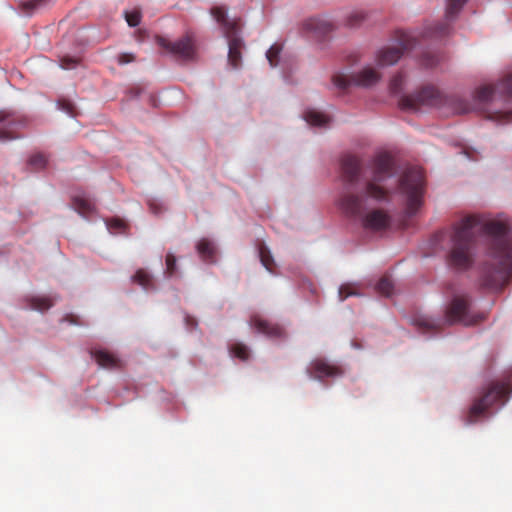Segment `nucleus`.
I'll list each match as a JSON object with an SVG mask.
<instances>
[{
	"label": "nucleus",
	"instance_id": "obj_40",
	"mask_svg": "<svg viewBox=\"0 0 512 512\" xmlns=\"http://www.w3.org/2000/svg\"><path fill=\"white\" fill-rule=\"evenodd\" d=\"M65 320L69 321L72 324H77V322L74 320V316L72 315L66 316Z\"/></svg>",
	"mask_w": 512,
	"mask_h": 512
},
{
	"label": "nucleus",
	"instance_id": "obj_34",
	"mask_svg": "<svg viewBox=\"0 0 512 512\" xmlns=\"http://www.w3.org/2000/svg\"><path fill=\"white\" fill-rule=\"evenodd\" d=\"M166 271L170 276L176 271V258L171 253H168L166 256Z\"/></svg>",
	"mask_w": 512,
	"mask_h": 512
},
{
	"label": "nucleus",
	"instance_id": "obj_21",
	"mask_svg": "<svg viewBox=\"0 0 512 512\" xmlns=\"http://www.w3.org/2000/svg\"><path fill=\"white\" fill-rule=\"evenodd\" d=\"M305 121L313 126H325L329 123L330 118L318 111L315 110H309L304 114Z\"/></svg>",
	"mask_w": 512,
	"mask_h": 512
},
{
	"label": "nucleus",
	"instance_id": "obj_25",
	"mask_svg": "<svg viewBox=\"0 0 512 512\" xmlns=\"http://www.w3.org/2000/svg\"><path fill=\"white\" fill-rule=\"evenodd\" d=\"M230 352L233 354V356L246 361L248 360L250 356V350L249 348L242 344V343H235L231 346Z\"/></svg>",
	"mask_w": 512,
	"mask_h": 512
},
{
	"label": "nucleus",
	"instance_id": "obj_13",
	"mask_svg": "<svg viewBox=\"0 0 512 512\" xmlns=\"http://www.w3.org/2000/svg\"><path fill=\"white\" fill-rule=\"evenodd\" d=\"M467 0H449L446 8V22L436 24L431 34L435 37H443L449 34L451 26L449 21H452L459 13Z\"/></svg>",
	"mask_w": 512,
	"mask_h": 512
},
{
	"label": "nucleus",
	"instance_id": "obj_4",
	"mask_svg": "<svg viewBox=\"0 0 512 512\" xmlns=\"http://www.w3.org/2000/svg\"><path fill=\"white\" fill-rule=\"evenodd\" d=\"M398 192L402 196L406 214L412 216L423 204L425 194V178L421 168H407L399 179Z\"/></svg>",
	"mask_w": 512,
	"mask_h": 512
},
{
	"label": "nucleus",
	"instance_id": "obj_38",
	"mask_svg": "<svg viewBox=\"0 0 512 512\" xmlns=\"http://www.w3.org/2000/svg\"><path fill=\"white\" fill-rule=\"evenodd\" d=\"M135 60V56L131 53H122L119 55L118 62L120 64H128Z\"/></svg>",
	"mask_w": 512,
	"mask_h": 512
},
{
	"label": "nucleus",
	"instance_id": "obj_1",
	"mask_svg": "<svg viewBox=\"0 0 512 512\" xmlns=\"http://www.w3.org/2000/svg\"><path fill=\"white\" fill-rule=\"evenodd\" d=\"M478 232L488 236L489 259L482 267L481 285L501 290L512 276V235L505 221L484 220L478 215L463 217L450 234L448 263L458 270L472 265Z\"/></svg>",
	"mask_w": 512,
	"mask_h": 512
},
{
	"label": "nucleus",
	"instance_id": "obj_14",
	"mask_svg": "<svg viewBox=\"0 0 512 512\" xmlns=\"http://www.w3.org/2000/svg\"><path fill=\"white\" fill-rule=\"evenodd\" d=\"M332 29V23L323 17H310L301 24V30L304 34L315 37L323 36Z\"/></svg>",
	"mask_w": 512,
	"mask_h": 512
},
{
	"label": "nucleus",
	"instance_id": "obj_20",
	"mask_svg": "<svg viewBox=\"0 0 512 512\" xmlns=\"http://www.w3.org/2000/svg\"><path fill=\"white\" fill-rule=\"evenodd\" d=\"M28 306L32 310L44 312L54 305V300L46 296H37L27 299Z\"/></svg>",
	"mask_w": 512,
	"mask_h": 512
},
{
	"label": "nucleus",
	"instance_id": "obj_8",
	"mask_svg": "<svg viewBox=\"0 0 512 512\" xmlns=\"http://www.w3.org/2000/svg\"><path fill=\"white\" fill-rule=\"evenodd\" d=\"M156 43L177 60L192 61L196 57L195 40L189 33L176 41H170L163 36H156Z\"/></svg>",
	"mask_w": 512,
	"mask_h": 512
},
{
	"label": "nucleus",
	"instance_id": "obj_10",
	"mask_svg": "<svg viewBox=\"0 0 512 512\" xmlns=\"http://www.w3.org/2000/svg\"><path fill=\"white\" fill-rule=\"evenodd\" d=\"M441 102L440 92L433 86H425L412 95L401 98L402 108L408 110H417L421 106H437Z\"/></svg>",
	"mask_w": 512,
	"mask_h": 512
},
{
	"label": "nucleus",
	"instance_id": "obj_19",
	"mask_svg": "<svg viewBox=\"0 0 512 512\" xmlns=\"http://www.w3.org/2000/svg\"><path fill=\"white\" fill-rule=\"evenodd\" d=\"M72 203H73L74 209L79 214H81L83 216H88L91 213H93L95 210L94 203L90 199H88L84 196H80V195L74 196Z\"/></svg>",
	"mask_w": 512,
	"mask_h": 512
},
{
	"label": "nucleus",
	"instance_id": "obj_2",
	"mask_svg": "<svg viewBox=\"0 0 512 512\" xmlns=\"http://www.w3.org/2000/svg\"><path fill=\"white\" fill-rule=\"evenodd\" d=\"M394 175V162L388 154L377 155L373 160L372 176L366 180L361 193H354L352 188L359 184L362 176L361 160L351 154L341 159V178L345 189L339 198L342 212L354 219H359L365 229L379 231L389 227L390 215L383 209H373L364 214L368 200L387 201L390 191L384 182Z\"/></svg>",
	"mask_w": 512,
	"mask_h": 512
},
{
	"label": "nucleus",
	"instance_id": "obj_9",
	"mask_svg": "<svg viewBox=\"0 0 512 512\" xmlns=\"http://www.w3.org/2000/svg\"><path fill=\"white\" fill-rule=\"evenodd\" d=\"M380 78L381 74L376 69L368 66L360 72L352 75L337 73L332 77V82L337 88L345 90L351 85L361 87L373 86L380 80Z\"/></svg>",
	"mask_w": 512,
	"mask_h": 512
},
{
	"label": "nucleus",
	"instance_id": "obj_11",
	"mask_svg": "<svg viewBox=\"0 0 512 512\" xmlns=\"http://www.w3.org/2000/svg\"><path fill=\"white\" fill-rule=\"evenodd\" d=\"M497 95L512 98V74L503 78L495 86L480 87L475 93V99L480 103H488L494 101Z\"/></svg>",
	"mask_w": 512,
	"mask_h": 512
},
{
	"label": "nucleus",
	"instance_id": "obj_36",
	"mask_svg": "<svg viewBox=\"0 0 512 512\" xmlns=\"http://www.w3.org/2000/svg\"><path fill=\"white\" fill-rule=\"evenodd\" d=\"M354 294L355 293L351 290V287L349 285H343L339 289V297L341 301L345 300L347 297Z\"/></svg>",
	"mask_w": 512,
	"mask_h": 512
},
{
	"label": "nucleus",
	"instance_id": "obj_17",
	"mask_svg": "<svg viewBox=\"0 0 512 512\" xmlns=\"http://www.w3.org/2000/svg\"><path fill=\"white\" fill-rule=\"evenodd\" d=\"M14 123L10 113L0 111V142H6L18 137L12 129Z\"/></svg>",
	"mask_w": 512,
	"mask_h": 512
},
{
	"label": "nucleus",
	"instance_id": "obj_12",
	"mask_svg": "<svg viewBox=\"0 0 512 512\" xmlns=\"http://www.w3.org/2000/svg\"><path fill=\"white\" fill-rule=\"evenodd\" d=\"M307 374L310 377L322 380L326 377H336L342 374L339 366L329 363L328 361L316 358L312 360L307 368Z\"/></svg>",
	"mask_w": 512,
	"mask_h": 512
},
{
	"label": "nucleus",
	"instance_id": "obj_29",
	"mask_svg": "<svg viewBox=\"0 0 512 512\" xmlns=\"http://www.w3.org/2000/svg\"><path fill=\"white\" fill-rule=\"evenodd\" d=\"M28 163L34 170H40L46 166L47 160L43 154H35L30 157Z\"/></svg>",
	"mask_w": 512,
	"mask_h": 512
},
{
	"label": "nucleus",
	"instance_id": "obj_35",
	"mask_svg": "<svg viewBox=\"0 0 512 512\" xmlns=\"http://www.w3.org/2000/svg\"><path fill=\"white\" fill-rule=\"evenodd\" d=\"M439 59L436 55L431 53H425L422 57V64L426 67H433L438 63Z\"/></svg>",
	"mask_w": 512,
	"mask_h": 512
},
{
	"label": "nucleus",
	"instance_id": "obj_23",
	"mask_svg": "<svg viewBox=\"0 0 512 512\" xmlns=\"http://www.w3.org/2000/svg\"><path fill=\"white\" fill-rule=\"evenodd\" d=\"M133 281L141 285L144 289L152 288L153 281L151 275L143 269H139L133 276Z\"/></svg>",
	"mask_w": 512,
	"mask_h": 512
},
{
	"label": "nucleus",
	"instance_id": "obj_3",
	"mask_svg": "<svg viewBox=\"0 0 512 512\" xmlns=\"http://www.w3.org/2000/svg\"><path fill=\"white\" fill-rule=\"evenodd\" d=\"M485 319V313H474L471 311V299L468 295H457L454 296L451 303L447 306L444 319L421 316L415 321L416 325L423 331H438L444 325L459 323L464 326H472Z\"/></svg>",
	"mask_w": 512,
	"mask_h": 512
},
{
	"label": "nucleus",
	"instance_id": "obj_26",
	"mask_svg": "<svg viewBox=\"0 0 512 512\" xmlns=\"http://www.w3.org/2000/svg\"><path fill=\"white\" fill-rule=\"evenodd\" d=\"M107 228L113 233H122L126 230L127 224L120 218H111L106 221Z\"/></svg>",
	"mask_w": 512,
	"mask_h": 512
},
{
	"label": "nucleus",
	"instance_id": "obj_28",
	"mask_svg": "<svg viewBox=\"0 0 512 512\" xmlns=\"http://www.w3.org/2000/svg\"><path fill=\"white\" fill-rule=\"evenodd\" d=\"M365 17L366 15L362 11H354L347 16L346 26L357 27L365 20Z\"/></svg>",
	"mask_w": 512,
	"mask_h": 512
},
{
	"label": "nucleus",
	"instance_id": "obj_22",
	"mask_svg": "<svg viewBox=\"0 0 512 512\" xmlns=\"http://www.w3.org/2000/svg\"><path fill=\"white\" fill-rule=\"evenodd\" d=\"M259 258L262 265L271 273L274 272V259L270 253V250L267 248L265 244H261L258 249Z\"/></svg>",
	"mask_w": 512,
	"mask_h": 512
},
{
	"label": "nucleus",
	"instance_id": "obj_5",
	"mask_svg": "<svg viewBox=\"0 0 512 512\" xmlns=\"http://www.w3.org/2000/svg\"><path fill=\"white\" fill-rule=\"evenodd\" d=\"M211 15L222 27L225 37L228 39V62L232 68L237 69L241 65V50L244 47V43L240 37L237 36L240 30V20H230L227 17V11L222 6H216L211 8Z\"/></svg>",
	"mask_w": 512,
	"mask_h": 512
},
{
	"label": "nucleus",
	"instance_id": "obj_31",
	"mask_svg": "<svg viewBox=\"0 0 512 512\" xmlns=\"http://www.w3.org/2000/svg\"><path fill=\"white\" fill-rule=\"evenodd\" d=\"M79 59L70 56H63L60 59V66L63 69H71L74 68L78 64Z\"/></svg>",
	"mask_w": 512,
	"mask_h": 512
},
{
	"label": "nucleus",
	"instance_id": "obj_32",
	"mask_svg": "<svg viewBox=\"0 0 512 512\" xmlns=\"http://www.w3.org/2000/svg\"><path fill=\"white\" fill-rule=\"evenodd\" d=\"M58 105H59V108L61 110H63L64 112H66L68 115L72 116V117H75L76 116V113H75V106L73 103H71L70 101H67V100H60L58 102Z\"/></svg>",
	"mask_w": 512,
	"mask_h": 512
},
{
	"label": "nucleus",
	"instance_id": "obj_16",
	"mask_svg": "<svg viewBox=\"0 0 512 512\" xmlns=\"http://www.w3.org/2000/svg\"><path fill=\"white\" fill-rule=\"evenodd\" d=\"M91 356L99 366L106 369H117L121 367V361L112 353L106 350H91Z\"/></svg>",
	"mask_w": 512,
	"mask_h": 512
},
{
	"label": "nucleus",
	"instance_id": "obj_33",
	"mask_svg": "<svg viewBox=\"0 0 512 512\" xmlns=\"http://www.w3.org/2000/svg\"><path fill=\"white\" fill-rule=\"evenodd\" d=\"M403 84V76L398 74L394 76L390 82V90L393 93H398L401 90Z\"/></svg>",
	"mask_w": 512,
	"mask_h": 512
},
{
	"label": "nucleus",
	"instance_id": "obj_37",
	"mask_svg": "<svg viewBox=\"0 0 512 512\" xmlns=\"http://www.w3.org/2000/svg\"><path fill=\"white\" fill-rule=\"evenodd\" d=\"M457 113L465 114L471 111L470 104L467 101L460 100L458 101V105L456 107Z\"/></svg>",
	"mask_w": 512,
	"mask_h": 512
},
{
	"label": "nucleus",
	"instance_id": "obj_39",
	"mask_svg": "<svg viewBox=\"0 0 512 512\" xmlns=\"http://www.w3.org/2000/svg\"><path fill=\"white\" fill-rule=\"evenodd\" d=\"M45 0H30L23 4L24 9L31 10L36 7H38L40 4H42Z\"/></svg>",
	"mask_w": 512,
	"mask_h": 512
},
{
	"label": "nucleus",
	"instance_id": "obj_24",
	"mask_svg": "<svg viewBox=\"0 0 512 512\" xmlns=\"http://www.w3.org/2000/svg\"><path fill=\"white\" fill-rule=\"evenodd\" d=\"M393 288L394 285L389 276H383L376 286L377 291L384 296H390L393 292Z\"/></svg>",
	"mask_w": 512,
	"mask_h": 512
},
{
	"label": "nucleus",
	"instance_id": "obj_15",
	"mask_svg": "<svg viewBox=\"0 0 512 512\" xmlns=\"http://www.w3.org/2000/svg\"><path fill=\"white\" fill-rule=\"evenodd\" d=\"M250 324L259 333H262L269 337H281L283 334V330L280 326L268 322L259 315L252 316Z\"/></svg>",
	"mask_w": 512,
	"mask_h": 512
},
{
	"label": "nucleus",
	"instance_id": "obj_27",
	"mask_svg": "<svg viewBox=\"0 0 512 512\" xmlns=\"http://www.w3.org/2000/svg\"><path fill=\"white\" fill-rule=\"evenodd\" d=\"M282 47L278 44L272 45L266 53L267 60L271 67H276L278 65L279 55L281 53Z\"/></svg>",
	"mask_w": 512,
	"mask_h": 512
},
{
	"label": "nucleus",
	"instance_id": "obj_18",
	"mask_svg": "<svg viewBox=\"0 0 512 512\" xmlns=\"http://www.w3.org/2000/svg\"><path fill=\"white\" fill-rule=\"evenodd\" d=\"M199 256L207 262H215L216 248L208 239H201L197 244Z\"/></svg>",
	"mask_w": 512,
	"mask_h": 512
},
{
	"label": "nucleus",
	"instance_id": "obj_6",
	"mask_svg": "<svg viewBox=\"0 0 512 512\" xmlns=\"http://www.w3.org/2000/svg\"><path fill=\"white\" fill-rule=\"evenodd\" d=\"M511 391L510 382H492L473 402L468 414L469 422L477 421L480 416L484 415L494 405H504L508 401Z\"/></svg>",
	"mask_w": 512,
	"mask_h": 512
},
{
	"label": "nucleus",
	"instance_id": "obj_30",
	"mask_svg": "<svg viewBox=\"0 0 512 512\" xmlns=\"http://www.w3.org/2000/svg\"><path fill=\"white\" fill-rule=\"evenodd\" d=\"M125 19L129 26L136 27L140 24L141 12L137 9L130 12H125Z\"/></svg>",
	"mask_w": 512,
	"mask_h": 512
},
{
	"label": "nucleus",
	"instance_id": "obj_7",
	"mask_svg": "<svg viewBox=\"0 0 512 512\" xmlns=\"http://www.w3.org/2000/svg\"><path fill=\"white\" fill-rule=\"evenodd\" d=\"M397 42V45L386 46L377 52L375 61L379 67L397 63L405 52L415 47L417 41L412 34L399 32L397 34Z\"/></svg>",
	"mask_w": 512,
	"mask_h": 512
}]
</instances>
